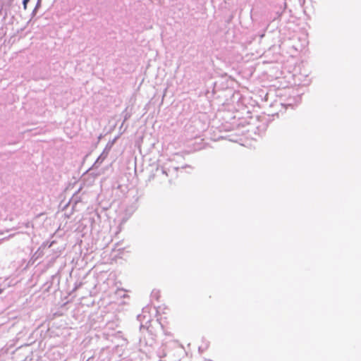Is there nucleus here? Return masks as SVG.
Here are the masks:
<instances>
[{
	"mask_svg": "<svg viewBox=\"0 0 361 361\" xmlns=\"http://www.w3.org/2000/svg\"><path fill=\"white\" fill-rule=\"evenodd\" d=\"M28 1H29V0H23V6H24L25 9H26V8H27V4Z\"/></svg>",
	"mask_w": 361,
	"mask_h": 361,
	"instance_id": "f257e3e1",
	"label": "nucleus"
}]
</instances>
